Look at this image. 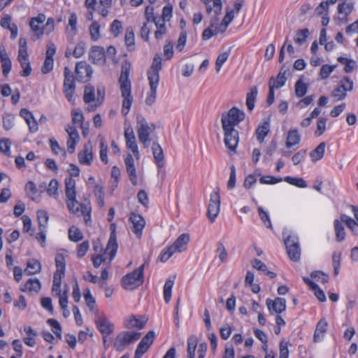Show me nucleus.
Masks as SVG:
<instances>
[{
	"label": "nucleus",
	"instance_id": "obj_29",
	"mask_svg": "<svg viewBox=\"0 0 358 358\" xmlns=\"http://www.w3.org/2000/svg\"><path fill=\"white\" fill-rule=\"evenodd\" d=\"M325 148L326 143L324 142H322L310 152L309 155L313 162H316L323 157Z\"/></svg>",
	"mask_w": 358,
	"mask_h": 358
},
{
	"label": "nucleus",
	"instance_id": "obj_2",
	"mask_svg": "<svg viewBox=\"0 0 358 358\" xmlns=\"http://www.w3.org/2000/svg\"><path fill=\"white\" fill-rule=\"evenodd\" d=\"M65 183V193L68 199L66 205L69 210L73 213H87L88 208L83 203H80L76 199V181L74 179L71 178H66L64 181Z\"/></svg>",
	"mask_w": 358,
	"mask_h": 358
},
{
	"label": "nucleus",
	"instance_id": "obj_15",
	"mask_svg": "<svg viewBox=\"0 0 358 358\" xmlns=\"http://www.w3.org/2000/svg\"><path fill=\"white\" fill-rule=\"evenodd\" d=\"M266 303L271 313L280 314L286 309V300L284 298L276 297L274 300L267 299Z\"/></svg>",
	"mask_w": 358,
	"mask_h": 358
},
{
	"label": "nucleus",
	"instance_id": "obj_52",
	"mask_svg": "<svg viewBox=\"0 0 358 358\" xmlns=\"http://www.w3.org/2000/svg\"><path fill=\"white\" fill-rule=\"evenodd\" d=\"M37 218L38 220L39 229H45L48 221V215L44 210H38L37 212Z\"/></svg>",
	"mask_w": 358,
	"mask_h": 358
},
{
	"label": "nucleus",
	"instance_id": "obj_47",
	"mask_svg": "<svg viewBox=\"0 0 358 358\" xmlns=\"http://www.w3.org/2000/svg\"><path fill=\"white\" fill-rule=\"evenodd\" d=\"M277 142L275 140H272L266 148L265 155L264 156V161L268 162L271 159V156L277 149Z\"/></svg>",
	"mask_w": 358,
	"mask_h": 358
},
{
	"label": "nucleus",
	"instance_id": "obj_12",
	"mask_svg": "<svg viewBox=\"0 0 358 358\" xmlns=\"http://www.w3.org/2000/svg\"><path fill=\"white\" fill-rule=\"evenodd\" d=\"M224 133V142L226 147L231 152H236L238 143V131L233 127L223 129Z\"/></svg>",
	"mask_w": 358,
	"mask_h": 358
},
{
	"label": "nucleus",
	"instance_id": "obj_33",
	"mask_svg": "<svg viewBox=\"0 0 358 358\" xmlns=\"http://www.w3.org/2000/svg\"><path fill=\"white\" fill-rule=\"evenodd\" d=\"M334 227L336 233V240L338 242L343 241L345 238V231L343 224L338 220H335Z\"/></svg>",
	"mask_w": 358,
	"mask_h": 358
},
{
	"label": "nucleus",
	"instance_id": "obj_61",
	"mask_svg": "<svg viewBox=\"0 0 358 358\" xmlns=\"http://www.w3.org/2000/svg\"><path fill=\"white\" fill-rule=\"evenodd\" d=\"M149 348L150 347L148 345L140 341L135 351L134 358H141Z\"/></svg>",
	"mask_w": 358,
	"mask_h": 358
},
{
	"label": "nucleus",
	"instance_id": "obj_35",
	"mask_svg": "<svg viewBox=\"0 0 358 358\" xmlns=\"http://www.w3.org/2000/svg\"><path fill=\"white\" fill-rule=\"evenodd\" d=\"M150 89L157 90L159 81V72L148 71Z\"/></svg>",
	"mask_w": 358,
	"mask_h": 358
},
{
	"label": "nucleus",
	"instance_id": "obj_54",
	"mask_svg": "<svg viewBox=\"0 0 358 358\" xmlns=\"http://www.w3.org/2000/svg\"><path fill=\"white\" fill-rule=\"evenodd\" d=\"M336 66H329L328 64H324L322 66L320 71V76L321 79H327L329 75L334 71Z\"/></svg>",
	"mask_w": 358,
	"mask_h": 358
},
{
	"label": "nucleus",
	"instance_id": "obj_20",
	"mask_svg": "<svg viewBox=\"0 0 358 358\" xmlns=\"http://www.w3.org/2000/svg\"><path fill=\"white\" fill-rule=\"evenodd\" d=\"M17 60L20 64L22 71L20 72V76L22 77H28L31 73V67L29 60L28 53L24 51L20 52L17 55Z\"/></svg>",
	"mask_w": 358,
	"mask_h": 358
},
{
	"label": "nucleus",
	"instance_id": "obj_8",
	"mask_svg": "<svg viewBox=\"0 0 358 358\" xmlns=\"http://www.w3.org/2000/svg\"><path fill=\"white\" fill-rule=\"evenodd\" d=\"M64 81L63 91L68 101L73 103L74 101L73 94L76 89V85L73 76L71 75V71L68 66L64 68Z\"/></svg>",
	"mask_w": 358,
	"mask_h": 358
},
{
	"label": "nucleus",
	"instance_id": "obj_53",
	"mask_svg": "<svg viewBox=\"0 0 358 358\" xmlns=\"http://www.w3.org/2000/svg\"><path fill=\"white\" fill-rule=\"evenodd\" d=\"M216 253L221 262H224L227 259V252L223 243L218 242L217 243Z\"/></svg>",
	"mask_w": 358,
	"mask_h": 358
},
{
	"label": "nucleus",
	"instance_id": "obj_11",
	"mask_svg": "<svg viewBox=\"0 0 358 358\" xmlns=\"http://www.w3.org/2000/svg\"><path fill=\"white\" fill-rule=\"evenodd\" d=\"M94 322L103 336H108L114 331L113 324L108 320L104 314L99 315L98 310L96 313Z\"/></svg>",
	"mask_w": 358,
	"mask_h": 358
},
{
	"label": "nucleus",
	"instance_id": "obj_27",
	"mask_svg": "<svg viewBox=\"0 0 358 358\" xmlns=\"http://www.w3.org/2000/svg\"><path fill=\"white\" fill-rule=\"evenodd\" d=\"M301 136L299 135L297 129L289 130L287 133L286 147L289 148L300 143Z\"/></svg>",
	"mask_w": 358,
	"mask_h": 358
},
{
	"label": "nucleus",
	"instance_id": "obj_18",
	"mask_svg": "<svg viewBox=\"0 0 358 358\" xmlns=\"http://www.w3.org/2000/svg\"><path fill=\"white\" fill-rule=\"evenodd\" d=\"M45 20V15L43 13H39L36 17H31L29 22V26L31 30L34 32L37 38H41L43 34L44 31L43 30V27H40V24H43Z\"/></svg>",
	"mask_w": 358,
	"mask_h": 358
},
{
	"label": "nucleus",
	"instance_id": "obj_64",
	"mask_svg": "<svg viewBox=\"0 0 358 358\" xmlns=\"http://www.w3.org/2000/svg\"><path fill=\"white\" fill-rule=\"evenodd\" d=\"M122 30L121 22L118 20H115L110 24V31L115 37H117Z\"/></svg>",
	"mask_w": 358,
	"mask_h": 358
},
{
	"label": "nucleus",
	"instance_id": "obj_9",
	"mask_svg": "<svg viewBox=\"0 0 358 358\" xmlns=\"http://www.w3.org/2000/svg\"><path fill=\"white\" fill-rule=\"evenodd\" d=\"M285 244L289 259L293 262L299 261L301 255V250L298 238L296 236H289L285 240Z\"/></svg>",
	"mask_w": 358,
	"mask_h": 358
},
{
	"label": "nucleus",
	"instance_id": "obj_63",
	"mask_svg": "<svg viewBox=\"0 0 358 358\" xmlns=\"http://www.w3.org/2000/svg\"><path fill=\"white\" fill-rule=\"evenodd\" d=\"M175 252L172 250V248L169 246L164 249L159 257V259L161 262H166L173 254Z\"/></svg>",
	"mask_w": 358,
	"mask_h": 358
},
{
	"label": "nucleus",
	"instance_id": "obj_23",
	"mask_svg": "<svg viewBox=\"0 0 358 358\" xmlns=\"http://www.w3.org/2000/svg\"><path fill=\"white\" fill-rule=\"evenodd\" d=\"M152 151L157 167L162 168L164 166V155L162 147L157 142L152 143Z\"/></svg>",
	"mask_w": 358,
	"mask_h": 358
},
{
	"label": "nucleus",
	"instance_id": "obj_40",
	"mask_svg": "<svg viewBox=\"0 0 358 358\" xmlns=\"http://www.w3.org/2000/svg\"><path fill=\"white\" fill-rule=\"evenodd\" d=\"M15 116L10 113H4L2 117L3 127L6 131L11 129L14 126Z\"/></svg>",
	"mask_w": 358,
	"mask_h": 358
},
{
	"label": "nucleus",
	"instance_id": "obj_46",
	"mask_svg": "<svg viewBox=\"0 0 358 358\" xmlns=\"http://www.w3.org/2000/svg\"><path fill=\"white\" fill-rule=\"evenodd\" d=\"M197 346V338L192 336L187 341V354L188 357H194L195 350Z\"/></svg>",
	"mask_w": 358,
	"mask_h": 358
},
{
	"label": "nucleus",
	"instance_id": "obj_49",
	"mask_svg": "<svg viewBox=\"0 0 358 358\" xmlns=\"http://www.w3.org/2000/svg\"><path fill=\"white\" fill-rule=\"evenodd\" d=\"M124 41L128 48H133L134 45V32L131 27L127 28Z\"/></svg>",
	"mask_w": 358,
	"mask_h": 358
},
{
	"label": "nucleus",
	"instance_id": "obj_59",
	"mask_svg": "<svg viewBox=\"0 0 358 358\" xmlns=\"http://www.w3.org/2000/svg\"><path fill=\"white\" fill-rule=\"evenodd\" d=\"M282 180V178H275L272 176H262L259 179V182L262 184H268V185H273L276 184L278 182H280Z\"/></svg>",
	"mask_w": 358,
	"mask_h": 358
},
{
	"label": "nucleus",
	"instance_id": "obj_44",
	"mask_svg": "<svg viewBox=\"0 0 358 358\" xmlns=\"http://www.w3.org/2000/svg\"><path fill=\"white\" fill-rule=\"evenodd\" d=\"M284 180L290 185H295L301 188H304L307 187L306 181L301 178H297L291 176H286L284 178Z\"/></svg>",
	"mask_w": 358,
	"mask_h": 358
},
{
	"label": "nucleus",
	"instance_id": "obj_4",
	"mask_svg": "<svg viewBox=\"0 0 358 358\" xmlns=\"http://www.w3.org/2000/svg\"><path fill=\"white\" fill-rule=\"evenodd\" d=\"M245 117L243 110H240L237 107H232L228 110L227 113H224L221 117V123L222 129L225 128H234L241 122H242Z\"/></svg>",
	"mask_w": 358,
	"mask_h": 358
},
{
	"label": "nucleus",
	"instance_id": "obj_39",
	"mask_svg": "<svg viewBox=\"0 0 358 358\" xmlns=\"http://www.w3.org/2000/svg\"><path fill=\"white\" fill-rule=\"evenodd\" d=\"M69 238L71 241L78 242L83 238V236L80 229L72 226L69 229Z\"/></svg>",
	"mask_w": 358,
	"mask_h": 358
},
{
	"label": "nucleus",
	"instance_id": "obj_5",
	"mask_svg": "<svg viewBox=\"0 0 358 358\" xmlns=\"http://www.w3.org/2000/svg\"><path fill=\"white\" fill-rule=\"evenodd\" d=\"M136 129L139 141L145 148H148L151 141L150 138L151 127L141 114H137L136 115Z\"/></svg>",
	"mask_w": 358,
	"mask_h": 358
},
{
	"label": "nucleus",
	"instance_id": "obj_32",
	"mask_svg": "<svg viewBox=\"0 0 358 358\" xmlns=\"http://www.w3.org/2000/svg\"><path fill=\"white\" fill-rule=\"evenodd\" d=\"M41 270V264L39 261L32 259L27 262V266L24 272L27 275H34L39 273Z\"/></svg>",
	"mask_w": 358,
	"mask_h": 358
},
{
	"label": "nucleus",
	"instance_id": "obj_57",
	"mask_svg": "<svg viewBox=\"0 0 358 358\" xmlns=\"http://www.w3.org/2000/svg\"><path fill=\"white\" fill-rule=\"evenodd\" d=\"M326 118H320L317 122V129L315 131V135L316 136H322L324 131H326Z\"/></svg>",
	"mask_w": 358,
	"mask_h": 358
},
{
	"label": "nucleus",
	"instance_id": "obj_62",
	"mask_svg": "<svg viewBox=\"0 0 358 358\" xmlns=\"http://www.w3.org/2000/svg\"><path fill=\"white\" fill-rule=\"evenodd\" d=\"M85 52V44L83 42H79L75 47L72 53L76 58L81 57Z\"/></svg>",
	"mask_w": 358,
	"mask_h": 358
},
{
	"label": "nucleus",
	"instance_id": "obj_1",
	"mask_svg": "<svg viewBox=\"0 0 358 358\" xmlns=\"http://www.w3.org/2000/svg\"><path fill=\"white\" fill-rule=\"evenodd\" d=\"M131 70V64L125 62L122 64L121 74L119 78V83L120 85L121 95L123 97L122 113L127 115L130 110L133 102L131 96V84L129 80V73Z\"/></svg>",
	"mask_w": 358,
	"mask_h": 358
},
{
	"label": "nucleus",
	"instance_id": "obj_48",
	"mask_svg": "<svg viewBox=\"0 0 358 358\" xmlns=\"http://www.w3.org/2000/svg\"><path fill=\"white\" fill-rule=\"evenodd\" d=\"M48 324H49L52 328L53 333L56 335V336L59 339H62V327L60 324L57 322V320L55 319H48L47 320Z\"/></svg>",
	"mask_w": 358,
	"mask_h": 358
},
{
	"label": "nucleus",
	"instance_id": "obj_30",
	"mask_svg": "<svg viewBox=\"0 0 358 358\" xmlns=\"http://www.w3.org/2000/svg\"><path fill=\"white\" fill-rule=\"evenodd\" d=\"M286 80L287 78L284 76V72L280 71L275 78H270L268 85H273L275 89H280L285 85Z\"/></svg>",
	"mask_w": 358,
	"mask_h": 358
},
{
	"label": "nucleus",
	"instance_id": "obj_41",
	"mask_svg": "<svg viewBox=\"0 0 358 358\" xmlns=\"http://www.w3.org/2000/svg\"><path fill=\"white\" fill-rule=\"evenodd\" d=\"M174 284L173 280H167L164 286V298L166 303H168L171 298L172 287Z\"/></svg>",
	"mask_w": 358,
	"mask_h": 358
},
{
	"label": "nucleus",
	"instance_id": "obj_16",
	"mask_svg": "<svg viewBox=\"0 0 358 358\" xmlns=\"http://www.w3.org/2000/svg\"><path fill=\"white\" fill-rule=\"evenodd\" d=\"M129 220L132 223V231L137 238H140L142 236V231L145 225L144 218L141 215L133 213L131 214Z\"/></svg>",
	"mask_w": 358,
	"mask_h": 358
},
{
	"label": "nucleus",
	"instance_id": "obj_51",
	"mask_svg": "<svg viewBox=\"0 0 358 358\" xmlns=\"http://www.w3.org/2000/svg\"><path fill=\"white\" fill-rule=\"evenodd\" d=\"M258 214H259L260 219L265 224V226L267 228L272 229V224H271L269 215L267 212L264 210L262 207L258 208Z\"/></svg>",
	"mask_w": 358,
	"mask_h": 358
},
{
	"label": "nucleus",
	"instance_id": "obj_10",
	"mask_svg": "<svg viewBox=\"0 0 358 358\" xmlns=\"http://www.w3.org/2000/svg\"><path fill=\"white\" fill-rule=\"evenodd\" d=\"M75 72L78 82L87 83L92 78L93 69L87 62L80 61L76 63Z\"/></svg>",
	"mask_w": 358,
	"mask_h": 358
},
{
	"label": "nucleus",
	"instance_id": "obj_25",
	"mask_svg": "<svg viewBox=\"0 0 358 358\" xmlns=\"http://www.w3.org/2000/svg\"><path fill=\"white\" fill-rule=\"evenodd\" d=\"M328 323L324 318H322L317 324L313 335L315 343L320 341L327 331Z\"/></svg>",
	"mask_w": 358,
	"mask_h": 358
},
{
	"label": "nucleus",
	"instance_id": "obj_34",
	"mask_svg": "<svg viewBox=\"0 0 358 358\" xmlns=\"http://www.w3.org/2000/svg\"><path fill=\"white\" fill-rule=\"evenodd\" d=\"M295 94L301 98L305 96L308 90V85L303 83L302 78H299L294 85Z\"/></svg>",
	"mask_w": 358,
	"mask_h": 358
},
{
	"label": "nucleus",
	"instance_id": "obj_6",
	"mask_svg": "<svg viewBox=\"0 0 358 358\" xmlns=\"http://www.w3.org/2000/svg\"><path fill=\"white\" fill-rule=\"evenodd\" d=\"M141 336L140 332L133 331H122L116 336L113 348L116 351L122 352L126 349V348L138 341Z\"/></svg>",
	"mask_w": 358,
	"mask_h": 358
},
{
	"label": "nucleus",
	"instance_id": "obj_24",
	"mask_svg": "<svg viewBox=\"0 0 358 358\" xmlns=\"http://www.w3.org/2000/svg\"><path fill=\"white\" fill-rule=\"evenodd\" d=\"M77 22L78 17L76 14L75 13H71L68 24L66 27L67 38L69 40H73L77 34Z\"/></svg>",
	"mask_w": 358,
	"mask_h": 358
},
{
	"label": "nucleus",
	"instance_id": "obj_58",
	"mask_svg": "<svg viewBox=\"0 0 358 358\" xmlns=\"http://www.w3.org/2000/svg\"><path fill=\"white\" fill-rule=\"evenodd\" d=\"M90 248V243L88 241H85L82 243L78 245L77 248V256L81 258L85 255Z\"/></svg>",
	"mask_w": 358,
	"mask_h": 358
},
{
	"label": "nucleus",
	"instance_id": "obj_56",
	"mask_svg": "<svg viewBox=\"0 0 358 358\" xmlns=\"http://www.w3.org/2000/svg\"><path fill=\"white\" fill-rule=\"evenodd\" d=\"M108 145L106 144L103 140L101 141L100 143V159L105 164H108Z\"/></svg>",
	"mask_w": 358,
	"mask_h": 358
},
{
	"label": "nucleus",
	"instance_id": "obj_31",
	"mask_svg": "<svg viewBox=\"0 0 358 358\" xmlns=\"http://www.w3.org/2000/svg\"><path fill=\"white\" fill-rule=\"evenodd\" d=\"M41 289V282L36 278H30L29 279L24 285L20 288L22 292H38Z\"/></svg>",
	"mask_w": 358,
	"mask_h": 358
},
{
	"label": "nucleus",
	"instance_id": "obj_60",
	"mask_svg": "<svg viewBox=\"0 0 358 358\" xmlns=\"http://www.w3.org/2000/svg\"><path fill=\"white\" fill-rule=\"evenodd\" d=\"M59 182L56 179H52L47 188V192L50 196H55L57 194Z\"/></svg>",
	"mask_w": 358,
	"mask_h": 358
},
{
	"label": "nucleus",
	"instance_id": "obj_37",
	"mask_svg": "<svg viewBox=\"0 0 358 358\" xmlns=\"http://www.w3.org/2000/svg\"><path fill=\"white\" fill-rule=\"evenodd\" d=\"M145 321L140 320L136 316L133 315L131 318L125 323L126 327L130 328H138L141 329L144 327Z\"/></svg>",
	"mask_w": 358,
	"mask_h": 358
},
{
	"label": "nucleus",
	"instance_id": "obj_38",
	"mask_svg": "<svg viewBox=\"0 0 358 358\" xmlns=\"http://www.w3.org/2000/svg\"><path fill=\"white\" fill-rule=\"evenodd\" d=\"M83 100L86 103H91L95 100L94 88L93 86L90 85L85 86Z\"/></svg>",
	"mask_w": 358,
	"mask_h": 358
},
{
	"label": "nucleus",
	"instance_id": "obj_45",
	"mask_svg": "<svg viewBox=\"0 0 358 358\" xmlns=\"http://www.w3.org/2000/svg\"><path fill=\"white\" fill-rule=\"evenodd\" d=\"M234 18V10H227V13L225 16L222 20V24H224L223 29H219L218 31H221V33H224L229 24L233 21Z\"/></svg>",
	"mask_w": 358,
	"mask_h": 358
},
{
	"label": "nucleus",
	"instance_id": "obj_22",
	"mask_svg": "<svg viewBox=\"0 0 358 358\" xmlns=\"http://www.w3.org/2000/svg\"><path fill=\"white\" fill-rule=\"evenodd\" d=\"M127 172L128 173L129 180L133 185H137V175L134 165V160L131 154H129L124 159Z\"/></svg>",
	"mask_w": 358,
	"mask_h": 358
},
{
	"label": "nucleus",
	"instance_id": "obj_7",
	"mask_svg": "<svg viewBox=\"0 0 358 358\" xmlns=\"http://www.w3.org/2000/svg\"><path fill=\"white\" fill-rule=\"evenodd\" d=\"M220 210V196L219 189L210 194V202L208 204L207 216L210 222H213L217 217Z\"/></svg>",
	"mask_w": 358,
	"mask_h": 358
},
{
	"label": "nucleus",
	"instance_id": "obj_21",
	"mask_svg": "<svg viewBox=\"0 0 358 358\" xmlns=\"http://www.w3.org/2000/svg\"><path fill=\"white\" fill-rule=\"evenodd\" d=\"M189 240L190 236L188 234H182L170 247L175 252H182L186 250Z\"/></svg>",
	"mask_w": 358,
	"mask_h": 358
},
{
	"label": "nucleus",
	"instance_id": "obj_43",
	"mask_svg": "<svg viewBox=\"0 0 358 358\" xmlns=\"http://www.w3.org/2000/svg\"><path fill=\"white\" fill-rule=\"evenodd\" d=\"M55 264L57 271L60 272L61 274H65L66 261L62 254H57L55 257Z\"/></svg>",
	"mask_w": 358,
	"mask_h": 358
},
{
	"label": "nucleus",
	"instance_id": "obj_55",
	"mask_svg": "<svg viewBox=\"0 0 358 358\" xmlns=\"http://www.w3.org/2000/svg\"><path fill=\"white\" fill-rule=\"evenodd\" d=\"M126 145L129 150H131L132 151V152L134 153L136 158L137 159H139L140 155H139L136 138L134 139H131V140L127 141Z\"/></svg>",
	"mask_w": 358,
	"mask_h": 358
},
{
	"label": "nucleus",
	"instance_id": "obj_13",
	"mask_svg": "<svg viewBox=\"0 0 358 358\" xmlns=\"http://www.w3.org/2000/svg\"><path fill=\"white\" fill-rule=\"evenodd\" d=\"M116 227H117L115 223H112L110 224V235L105 250V253H108L110 256V262L114 259L118 248L117 243Z\"/></svg>",
	"mask_w": 358,
	"mask_h": 358
},
{
	"label": "nucleus",
	"instance_id": "obj_14",
	"mask_svg": "<svg viewBox=\"0 0 358 358\" xmlns=\"http://www.w3.org/2000/svg\"><path fill=\"white\" fill-rule=\"evenodd\" d=\"M89 59L94 64L103 65L106 62L104 48L98 45L92 46L90 52Z\"/></svg>",
	"mask_w": 358,
	"mask_h": 358
},
{
	"label": "nucleus",
	"instance_id": "obj_19",
	"mask_svg": "<svg viewBox=\"0 0 358 358\" xmlns=\"http://www.w3.org/2000/svg\"><path fill=\"white\" fill-rule=\"evenodd\" d=\"M79 162L84 165H90L93 159L92 146L90 143L85 144L83 150L79 152L78 155Z\"/></svg>",
	"mask_w": 358,
	"mask_h": 358
},
{
	"label": "nucleus",
	"instance_id": "obj_28",
	"mask_svg": "<svg viewBox=\"0 0 358 358\" xmlns=\"http://www.w3.org/2000/svg\"><path fill=\"white\" fill-rule=\"evenodd\" d=\"M270 131L269 122H264L262 124L258 126L256 129V136L258 141L262 143L264 142L265 137L268 135Z\"/></svg>",
	"mask_w": 358,
	"mask_h": 358
},
{
	"label": "nucleus",
	"instance_id": "obj_17",
	"mask_svg": "<svg viewBox=\"0 0 358 358\" xmlns=\"http://www.w3.org/2000/svg\"><path fill=\"white\" fill-rule=\"evenodd\" d=\"M0 63L1 64L2 73L6 78L12 68V62L3 44H0Z\"/></svg>",
	"mask_w": 358,
	"mask_h": 358
},
{
	"label": "nucleus",
	"instance_id": "obj_3",
	"mask_svg": "<svg viewBox=\"0 0 358 358\" xmlns=\"http://www.w3.org/2000/svg\"><path fill=\"white\" fill-rule=\"evenodd\" d=\"M145 263L141 265L138 268L131 273L127 274L122 278V285L127 290H133L140 287L143 283L144 267Z\"/></svg>",
	"mask_w": 358,
	"mask_h": 358
},
{
	"label": "nucleus",
	"instance_id": "obj_50",
	"mask_svg": "<svg viewBox=\"0 0 358 358\" xmlns=\"http://www.w3.org/2000/svg\"><path fill=\"white\" fill-rule=\"evenodd\" d=\"M229 55L230 50L220 54L217 57L215 62V69L217 73L220 71L223 64L227 60Z\"/></svg>",
	"mask_w": 358,
	"mask_h": 358
},
{
	"label": "nucleus",
	"instance_id": "obj_42",
	"mask_svg": "<svg viewBox=\"0 0 358 358\" xmlns=\"http://www.w3.org/2000/svg\"><path fill=\"white\" fill-rule=\"evenodd\" d=\"M309 36V30L308 29H303L299 30L294 38V42L299 45H302L306 42L307 38Z\"/></svg>",
	"mask_w": 358,
	"mask_h": 358
},
{
	"label": "nucleus",
	"instance_id": "obj_36",
	"mask_svg": "<svg viewBox=\"0 0 358 358\" xmlns=\"http://www.w3.org/2000/svg\"><path fill=\"white\" fill-rule=\"evenodd\" d=\"M92 41H96L100 38V25L98 22L93 21L89 27Z\"/></svg>",
	"mask_w": 358,
	"mask_h": 358
},
{
	"label": "nucleus",
	"instance_id": "obj_26",
	"mask_svg": "<svg viewBox=\"0 0 358 358\" xmlns=\"http://www.w3.org/2000/svg\"><path fill=\"white\" fill-rule=\"evenodd\" d=\"M258 90L256 86H253L249 89L246 94V106L250 111L255 108V103L257 96Z\"/></svg>",
	"mask_w": 358,
	"mask_h": 358
}]
</instances>
